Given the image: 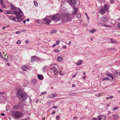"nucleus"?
<instances>
[{
  "instance_id": "29",
  "label": "nucleus",
  "mask_w": 120,
  "mask_h": 120,
  "mask_svg": "<svg viewBox=\"0 0 120 120\" xmlns=\"http://www.w3.org/2000/svg\"><path fill=\"white\" fill-rule=\"evenodd\" d=\"M0 3H1V5L4 7H5L3 4V0H0Z\"/></svg>"
},
{
  "instance_id": "20",
  "label": "nucleus",
  "mask_w": 120,
  "mask_h": 120,
  "mask_svg": "<svg viewBox=\"0 0 120 120\" xmlns=\"http://www.w3.org/2000/svg\"><path fill=\"white\" fill-rule=\"evenodd\" d=\"M110 42L112 43L115 44L116 43V42L112 38L110 39Z\"/></svg>"
},
{
  "instance_id": "52",
  "label": "nucleus",
  "mask_w": 120,
  "mask_h": 120,
  "mask_svg": "<svg viewBox=\"0 0 120 120\" xmlns=\"http://www.w3.org/2000/svg\"><path fill=\"white\" fill-rule=\"evenodd\" d=\"M67 48V47L65 45L63 47V48L64 49H65Z\"/></svg>"
},
{
  "instance_id": "44",
  "label": "nucleus",
  "mask_w": 120,
  "mask_h": 120,
  "mask_svg": "<svg viewBox=\"0 0 120 120\" xmlns=\"http://www.w3.org/2000/svg\"><path fill=\"white\" fill-rule=\"evenodd\" d=\"M109 50H116V49L114 48H111L109 49Z\"/></svg>"
},
{
  "instance_id": "27",
  "label": "nucleus",
  "mask_w": 120,
  "mask_h": 120,
  "mask_svg": "<svg viewBox=\"0 0 120 120\" xmlns=\"http://www.w3.org/2000/svg\"><path fill=\"white\" fill-rule=\"evenodd\" d=\"M104 8L106 11L108 10V5L107 4H105L104 5Z\"/></svg>"
},
{
  "instance_id": "53",
  "label": "nucleus",
  "mask_w": 120,
  "mask_h": 120,
  "mask_svg": "<svg viewBox=\"0 0 120 120\" xmlns=\"http://www.w3.org/2000/svg\"><path fill=\"white\" fill-rule=\"evenodd\" d=\"M118 28H120V23L118 24Z\"/></svg>"
},
{
  "instance_id": "51",
  "label": "nucleus",
  "mask_w": 120,
  "mask_h": 120,
  "mask_svg": "<svg viewBox=\"0 0 120 120\" xmlns=\"http://www.w3.org/2000/svg\"><path fill=\"white\" fill-rule=\"evenodd\" d=\"M20 33V32L19 31H17L16 32V33L17 34H19Z\"/></svg>"
},
{
  "instance_id": "50",
  "label": "nucleus",
  "mask_w": 120,
  "mask_h": 120,
  "mask_svg": "<svg viewBox=\"0 0 120 120\" xmlns=\"http://www.w3.org/2000/svg\"><path fill=\"white\" fill-rule=\"evenodd\" d=\"M56 113V112L55 111H53L52 113L51 114H55Z\"/></svg>"
},
{
  "instance_id": "59",
  "label": "nucleus",
  "mask_w": 120,
  "mask_h": 120,
  "mask_svg": "<svg viewBox=\"0 0 120 120\" xmlns=\"http://www.w3.org/2000/svg\"><path fill=\"white\" fill-rule=\"evenodd\" d=\"M26 22V20H25L23 21V22L25 24Z\"/></svg>"
},
{
  "instance_id": "63",
  "label": "nucleus",
  "mask_w": 120,
  "mask_h": 120,
  "mask_svg": "<svg viewBox=\"0 0 120 120\" xmlns=\"http://www.w3.org/2000/svg\"><path fill=\"white\" fill-rule=\"evenodd\" d=\"M26 43H28V41H26Z\"/></svg>"
},
{
  "instance_id": "10",
  "label": "nucleus",
  "mask_w": 120,
  "mask_h": 120,
  "mask_svg": "<svg viewBox=\"0 0 120 120\" xmlns=\"http://www.w3.org/2000/svg\"><path fill=\"white\" fill-rule=\"evenodd\" d=\"M69 2L71 5H75L76 3V0H69Z\"/></svg>"
},
{
  "instance_id": "42",
  "label": "nucleus",
  "mask_w": 120,
  "mask_h": 120,
  "mask_svg": "<svg viewBox=\"0 0 120 120\" xmlns=\"http://www.w3.org/2000/svg\"><path fill=\"white\" fill-rule=\"evenodd\" d=\"M16 43L18 44H20L21 42L20 40H19L16 42Z\"/></svg>"
},
{
  "instance_id": "31",
  "label": "nucleus",
  "mask_w": 120,
  "mask_h": 120,
  "mask_svg": "<svg viewBox=\"0 0 120 120\" xmlns=\"http://www.w3.org/2000/svg\"><path fill=\"white\" fill-rule=\"evenodd\" d=\"M56 31V30H52L51 32V34H52L53 33H55Z\"/></svg>"
},
{
  "instance_id": "8",
  "label": "nucleus",
  "mask_w": 120,
  "mask_h": 120,
  "mask_svg": "<svg viewBox=\"0 0 120 120\" xmlns=\"http://www.w3.org/2000/svg\"><path fill=\"white\" fill-rule=\"evenodd\" d=\"M98 120H105L106 117L103 115H101L98 116Z\"/></svg>"
},
{
  "instance_id": "32",
  "label": "nucleus",
  "mask_w": 120,
  "mask_h": 120,
  "mask_svg": "<svg viewBox=\"0 0 120 120\" xmlns=\"http://www.w3.org/2000/svg\"><path fill=\"white\" fill-rule=\"evenodd\" d=\"M18 106L17 105H14L13 106V108L15 110H16L18 108Z\"/></svg>"
},
{
  "instance_id": "62",
  "label": "nucleus",
  "mask_w": 120,
  "mask_h": 120,
  "mask_svg": "<svg viewBox=\"0 0 120 120\" xmlns=\"http://www.w3.org/2000/svg\"><path fill=\"white\" fill-rule=\"evenodd\" d=\"M72 86L73 87H75V85L74 84H73L72 85Z\"/></svg>"
},
{
  "instance_id": "15",
  "label": "nucleus",
  "mask_w": 120,
  "mask_h": 120,
  "mask_svg": "<svg viewBox=\"0 0 120 120\" xmlns=\"http://www.w3.org/2000/svg\"><path fill=\"white\" fill-rule=\"evenodd\" d=\"M38 79L40 80H42L43 79V76L41 75H38Z\"/></svg>"
},
{
  "instance_id": "9",
  "label": "nucleus",
  "mask_w": 120,
  "mask_h": 120,
  "mask_svg": "<svg viewBox=\"0 0 120 120\" xmlns=\"http://www.w3.org/2000/svg\"><path fill=\"white\" fill-rule=\"evenodd\" d=\"M73 8L74 9V10L72 12L71 14L73 15H75L77 13L78 11L77 9L76 8L75 6H73Z\"/></svg>"
},
{
  "instance_id": "25",
  "label": "nucleus",
  "mask_w": 120,
  "mask_h": 120,
  "mask_svg": "<svg viewBox=\"0 0 120 120\" xmlns=\"http://www.w3.org/2000/svg\"><path fill=\"white\" fill-rule=\"evenodd\" d=\"M34 5L35 6L37 7L38 6V3L35 0L34 1Z\"/></svg>"
},
{
  "instance_id": "16",
  "label": "nucleus",
  "mask_w": 120,
  "mask_h": 120,
  "mask_svg": "<svg viewBox=\"0 0 120 120\" xmlns=\"http://www.w3.org/2000/svg\"><path fill=\"white\" fill-rule=\"evenodd\" d=\"M58 61L59 62L63 60V57H59L57 58Z\"/></svg>"
},
{
  "instance_id": "37",
  "label": "nucleus",
  "mask_w": 120,
  "mask_h": 120,
  "mask_svg": "<svg viewBox=\"0 0 120 120\" xmlns=\"http://www.w3.org/2000/svg\"><path fill=\"white\" fill-rule=\"evenodd\" d=\"M108 79H109V78L107 77H105L104 79H103L102 80V81H103L105 80H108Z\"/></svg>"
},
{
  "instance_id": "21",
  "label": "nucleus",
  "mask_w": 120,
  "mask_h": 120,
  "mask_svg": "<svg viewBox=\"0 0 120 120\" xmlns=\"http://www.w3.org/2000/svg\"><path fill=\"white\" fill-rule=\"evenodd\" d=\"M69 95L70 96L72 95L73 96H75L76 95V94L75 93H72V92L70 93H69Z\"/></svg>"
},
{
  "instance_id": "40",
  "label": "nucleus",
  "mask_w": 120,
  "mask_h": 120,
  "mask_svg": "<svg viewBox=\"0 0 120 120\" xmlns=\"http://www.w3.org/2000/svg\"><path fill=\"white\" fill-rule=\"evenodd\" d=\"M110 3L111 4H114V1L113 0H111L110 1Z\"/></svg>"
},
{
  "instance_id": "6",
  "label": "nucleus",
  "mask_w": 120,
  "mask_h": 120,
  "mask_svg": "<svg viewBox=\"0 0 120 120\" xmlns=\"http://www.w3.org/2000/svg\"><path fill=\"white\" fill-rule=\"evenodd\" d=\"M50 71L53 73L54 72V74L56 75L58 73V70L57 69L54 67H52L50 68Z\"/></svg>"
},
{
  "instance_id": "13",
  "label": "nucleus",
  "mask_w": 120,
  "mask_h": 120,
  "mask_svg": "<svg viewBox=\"0 0 120 120\" xmlns=\"http://www.w3.org/2000/svg\"><path fill=\"white\" fill-rule=\"evenodd\" d=\"M57 96V94H52L51 95H49L47 97L48 98H53L55 97L56 96Z\"/></svg>"
},
{
  "instance_id": "4",
  "label": "nucleus",
  "mask_w": 120,
  "mask_h": 120,
  "mask_svg": "<svg viewBox=\"0 0 120 120\" xmlns=\"http://www.w3.org/2000/svg\"><path fill=\"white\" fill-rule=\"evenodd\" d=\"M64 15V16L62 18L61 21V22L63 23H65L71 20V17L69 13H65Z\"/></svg>"
},
{
  "instance_id": "58",
  "label": "nucleus",
  "mask_w": 120,
  "mask_h": 120,
  "mask_svg": "<svg viewBox=\"0 0 120 120\" xmlns=\"http://www.w3.org/2000/svg\"><path fill=\"white\" fill-rule=\"evenodd\" d=\"M1 115L2 116H4L5 115V114L4 113H2Z\"/></svg>"
},
{
  "instance_id": "56",
  "label": "nucleus",
  "mask_w": 120,
  "mask_h": 120,
  "mask_svg": "<svg viewBox=\"0 0 120 120\" xmlns=\"http://www.w3.org/2000/svg\"><path fill=\"white\" fill-rule=\"evenodd\" d=\"M39 101H38V100L37 99L36 100L35 102L36 103H37Z\"/></svg>"
},
{
  "instance_id": "7",
  "label": "nucleus",
  "mask_w": 120,
  "mask_h": 120,
  "mask_svg": "<svg viewBox=\"0 0 120 120\" xmlns=\"http://www.w3.org/2000/svg\"><path fill=\"white\" fill-rule=\"evenodd\" d=\"M43 19L44 23L47 24H49L51 21L49 19L46 18H44Z\"/></svg>"
},
{
  "instance_id": "64",
  "label": "nucleus",
  "mask_w": 120,
  "mask_h": 120,
  "mask_svg": "<svg viewBox=\"0 0 120 120\" xmlns=\"http://www.w3.org/2000/svg\"><path fill=\"white\" fill-rule=\"evenodd\" d=\"M0 11L1 12H2L3 11L0 8Z\"/></svg>"
},
{
  "instance_id": "43",
  "label": "nucleus",
  "mask_w": 120,
  "mask_h": 120,
  "mask_svg": "<svg viewBox=\"0 0 120 120\" xmlns=\"http://www.w3.org/2000/svg\"><path fill=\"white\" fill-rule=\"evenodd\" d=\"M95 96H97L98 97H99L100 96V94H95Z\"/></svg>"
},
{
  "instance_id": "48",
  "label": "nucleus",
  "mask_w": 120,
  "mask_h": 120,
  "mask_svg": "<svg viewBox=\"0 0 120 120\" xmlns=\"http://www.w3.org/2000/svg\"><path fill=\"white\" fill-rule=\"evenodd\" d=\"M0 56L2 58H3L4 57L3 56L0 52Z\"/></svg>"
},
{
  "instance_id": "18",
  "label": "nucleus",
  "mask_w": 120,
  "mask_h": 120,
  "mask_svg": "<svg viewBox=\"0 0 120 120\" xmlns=\"http://www.w3.org/2000/svg\"><path fill=\"white\" fill-rule=\"evenodd\" d=\"M107 75L108 76L110 77L112 80L113 79V76L110 73H107Z\"/></svg>"
},
{
  "instance_id": "41",
  "label": "nucleus",
  "mask_w": 120,
  "mask_h": 120,
  "mask_svg": "<svg viewBox=\"0 0 120 120\" xmlns=\"http://www.w3.org/2000/svg\"><path fill=\"white\" fill-rule=\"evenodd\" d=\"M104 26L105 27H111V26L110 25H106L105 24L104 25Z\"/></svg>"
},
{
  "instance_id": "19",
  "label": "nucleus",
  "mask_w": 120,
  "mask_h": 120,
  "mask_svg": "<svg viewBox=\"0 0 120 120\" xmlns=\"http://www.w3.org/2000/svg\"><path fill=\"white\" fill-rule=\"evenodd\" d=\"M96 31V30L93 29L92 30L90 29L89 30V32L90 33H94Z\"/></svg>"
},
{
  "instance_id": "11",
  "label": "nucleus",
  "mask_w": 120,
  "mask_h": 120,
  "mask_svg": "<svg viewBox=\"0 0 120 120\" xmlns=\"http://www.w3.org/2000/svg\"><path fill=\"white\" fill-rule=\"evenodd\" d=\"M101 20L104 22H107L109 20L108 18L105 16H103L101 19Z\"/></svg>"
},
{
  "instance_id": "14",
  "label": "nucleus",
  "mask_w": 120,
  "mask_h": 120,
  "mask_svg": "<svg viewBox=\"0 0 120 120\" xmlns=\"http://www.w3.org/2000/svg\"><path fill=\"white\" fill-rule=\"evenodd\" d=\"M100 13L102 14H104L105 13V11L103 8H101L100 10L99 11Z\"/></svg>"
},
{
  "instance_id": "38",
  "label": "nucleus",
  "mask_w": 120,
  "mask_h": 120,
  "mask_svg": "<svg viewBox=\"0 0 120 120\" xmlns=\"http://www.w3.org/2000/svg\"><path fill=\"white\" fill-rule=\"evenodd\" d=\"M6 13L8 14H11L12 13L11 11H7L6 12Z\"/></svg>"
},
{
  "instance_id": "17",
  "label": "nucleus",
  "mask_w": 120,
  "mask_h": 120,
  "mask_svg": "<svg viewBox=\"0 0 120 120\" xmlns=\"http://www.w3.org/2000/svg\"><path fill=\"white\" fill-rule=\"evenodd\" d=\"M82 60H80L76 63V65H79L82 63Z\"/></svg>"
},
{
  "instance_id": "22",
  "label": "nucleus",
  "mask_w": 120,
  "mask_h": 120,
  "mask_svg": "<svg viewBox=\"0 0 120 120\" xmlns=\"http://www.w3.org/2000/svg\"><path fill=\"white\" fill-rule=\"evenodd\" d=\"M113 116L115 119H116L119 116L118 114H117L113 115Z\"/></svg>"
},
{
  "instance_id": "47",
  "label": "nucleus",
  "mask_w": 120,
  "mask_h": 120,
  "mask_svg": "<svg viewBox=\"0 0 120 120\" xmlns=\"http://www.w3.org/2000/svg\"><path fill=\"white\" fill-rule=\"evenodd\" d=\"M59 50L58 49H56L55 50V52H59Z\"/></svg>"
},
{
  "instance_id": "61",
  "label": "nucleus",
  "mask_w": 120,
  "mask_h": 120,
  "mask_svg": "<svg viewBox=\"0 0 120 120\" xmlns=\"http://www.w3.org/2000/svg\"><path fill=\"white\" fill-rule=\"evenodd\" d=\"M26 20V21H27V22H28L29 21V19H27Z\"/></svg>"
},
{
  "instance_id": "23",
  "label": "nucleus",
  "mask_w": 120,
  "mask_h": 120,
  "mask_svg": "<svg viewBox=\"0 0 120 120\" xmlns=\"http://www.w3.org/2000/svg\"><path fill=\"white\" fill-rule=\"evenodd\" d=\"M32 82L34 84H35L36 83V80L35 79H34L32 81Z\"/></svg>"
},
{
  "instance_id": "2",
  "label": "nucleus",
  "mask_w": 120,
  "mask_h": 120,
  "mask_svg": "<svg viewBox=\"0 0 120 120\" xmlns=\"http://www.w3.org/2000/svg\"><path fill=\"white\" fill-rule=\"evenodd\" d=\"M16 96L22 101H24L27 98V96L26 94L23 92L22 90L19 89L17 90Z\"/></svg>"
},
{
  "instance_id": "35",
  "label": "nucleus",
  "mask_w": 120,
  "mask_h": 120,
  "mask_svg": "<svg viewBox=\"0 0 120 120\" xmlns=\"http://www.w3.org/2000/svg\"><path fill=\"white\" fill-rule=\"evenodd\" d=\"M11 8L13 10H14L15 9V7L12 4L11 5Z\"/></svg>"
},
{
  "instance_id": "28",
  "label": "nucleus",
  "mask_w": 120,
  "mask_h": 120,
  "mask_svg": "<svg viewBox=\"0 0 120 120\" xmlns=\"http://www.w3.org/2000/svg\"><path fill=\"white\" fill-rule=\"evenodd\" d=\"M5 94V95L6 96V94H5L4 92H0V96H1V95H2L3 97V95Z\"/></svg>"
},
{
  "instance_id": "3",
  "label": "nucleus",
  "mask_w": 120,
  "mask_h": 120,
  "mask_svg": "<svg viewBox=\"0 0 120 120\" xmlns=\"http://www.w3.org/2000/svg\"><path fill=\"white\" fill-rule=\"evenodd\" d=\"M11 116L15 119H20L23 116V113L19 111H14L12 112Z\"/></svg>"
},
{
  "instance_id": "49",
  "label": "nucleus",
  "mask_w": 120,
  "mask_h": 120,
  "mask_svg": "<svg viewBox=\"0 0 120 120\" xmlns=\"http://www.w3.org/2000/svg\"><path fill=\"white\" fill-rule=\"evenodd\" d=\"M85 15H86V17H87V18H88V19H89V18L88 17V15H87V13H85ZM87 19H88V18H87Z\"/></svg>"
},
{
  "instance_id": "60",
  "label": "nucleus",
  "mask_w": 120,
  "mask_h": 120,
  "mask_svg": "<svg viewBox=\"0 0 120 120\" xmlns=\"http://www.w3.org/2000/svg\"><path fill=\"white\" fill-rule=\"evenodd\" d=\"M53 108L56 109L57 108V107L56 106H54L53 107Z\"/></svg>"
},
{
  "instance_id": "39",
  "label": "nucleus",
  "mask_w": 120,
  "mask_h": 120,
  "mask_svg": "<svg viewBox=\"0 0 120 120\" xmlns=\"http://www.w3.org/2000/svg\"><path fill=\"white\" fill-rule=\"evenodd\" d=\"M36 22L37 23H40L41 22L40 21L39 19H37L36 20Z\"/></svg>"
},
{
  "instance_id": "46",
  "label": "nucleus",
  "mask_w": 120,
  "mask_h": 120,
  "mask_svg": "<svg viewBox=\"0 0 120 120\" xmlns=\"http://www.w3.org/2000/svg\"><path fill=\"white\" fill-rule=\"evenodd\" d=\"M56 118L57 120L59 119L60 118V116L58 115L57 116H56Z\"/></svg>"
},
{
  "instance_id": "45",
  "label": "nucleus",
  "mask_w": 120,
  "mask_h": 120,
  "mask_svg": "<svg viewBox=\"0 0 120 120\" xmlns=\"http://www.w3.org/2000/svg\"><path fill=\"white\" fill-rule=\"evenodd\" d=\"M60 43V41H56V44H57V45H58Z\"/></svg>"
},
{
  "instance_id": "55",
  "label": "nucleus",
  "mask_w": 120,
  "mask_h": 120,
  "mask_svg": "<svg viewBox=\"0 0 120 120\" xmlns=\"http://www.w3.org/2000/svg\"><path fill=\"white\" fill-rule=\"evenodd\" d=\"M74 118L75 119H77L78 118V117L77 116H74Z\"/></svg>"
},
{
  "instance_id": "34",
  "label": "nucleus",
  "mask_w": 120,
  "mask_h": 120,
  "mask_svg": "<svg viewBox=\"0 0 120 120\" xmlns=\"http://www.w3.org/2000/svg\"><path fill=\"white\" fill-rule=\"evenodd\" d=\"M81 16V15L80 14L78 13L77 15V17L78 18H80Z\"/></svg>"
},
{
  "instance_id": "12",
  "label": "nucleus",
  "mask_w": 120,
  "mask_h": 120,
  "mask_svg": "<svg viewBox=\"0 0 120 120\" xmlns=\"http://www.w3.org/2000/svg\"><path fill=\"white\" fill-rule=\"evenodd\" d=\"M29 67L26 65H24L22 66V69L24 71L27 70L28 68Z\"/></svg>"
},
{
  "instance_id": "24",
  "label": "nucleus",
  "mask_w": 120,
  "mask_h": 120,
  "mask_svg": "<svg viewBox=\"0 0 120 120\" xmlns=\"http://www.w3.org/2000/svg\"><path fill=\"white\" fill-rule=\"evenodd\" d=\"M114 75L116 77H117L118 76V73L117 71H115L114 72Z\"/></svg>"
},
{
  "instance_id": "1",
  "label": "nucleus",
  "mask_w": 120,
  "mask_h": 120,
  "mask_svg": "<svg viewBox=\"0 0 120 120\" xmlns=\"http://www.w3.org/2000/svg\"><path fill=\"white\" fill-rule=\"evenodd\" d=\"M14 14L16 16H8L9 18L11 19L15 22H21L22 21V20L21 17L22 16L23 13L19 8H18L15 9V11L14 12Z\"/></svg>"
},
{
  "instance_id": "33",
  "label": "nucleus",
  "mask_w": 120,
  "mask_h": 120,
  "mask_svg": "<svg viewBox=\"0 0 120 120\" xmlns=\"http://www.w3.org/2000/svg\"><path fill=\"white\" fill-rule=\"evenodd\" d=\"M113 97V96H111L110 97H109V96L108 95V97L106 98L107 99H109L112 98Z\"/></svg>"
},
{
  "instance_id": "57",
  "label": "nucleus",
  "mask_w": 120,
  "mask_h": 120,
  "mask_svg": "<svg viewBox=\"0 0 120 120\" xmlns=\"http://www.w3.org/2000/svg\"><path fill=\"white\" fill-rule=\"evenodd\" d=\"M91 120H97L95 118H93Z\"/></svg>"
},
{
  "instance_id": "26",
  "label": "nucleus",
  "mask_w": 120,
  "mask_h": 120,
  "mask_svg": "<svg viewBox=\"0 0 120 120\" xmlns=\"http://www.w3.org/2000/svg\"><path fill=\"white\" fill-rule=\"evenodd\" d=\"M36 59V57L34 56H33L32 57L31 61H34Z\"/></svg>"
},
{
  "instance_id": "30",
  "label": "nucleus",
  "mask_w": 120,
  "mask_h": 120,
  "mask_svg": "<svg viewBox=\"0 0 120 120\" xmlns=\"http://www.w3.org/2000/svg\"><path fill=\"white\" fill-rule=\"evenodd\" d=\"M119 108V106H117L116 107H114L113 109H112V110L113 111H114L118 109Z\"/></svg>"
},
{
  "instance_id": "5",
  "label": "nucleus",
  "mask_w": 120,
  "mask_h": 120,
  "mask_svg": "<svg viewBox=\"0 0 120 120\" xmlns=\"http://www.w3.org/2000/svg\"><path fill=\"white\" fill-rule=\"evenodd\" d=\"M49 17L50 19L52 20L56 21H58L61 19V17L58 14H57L53 16H49Z\"/></svg>"
},
{
  "instance_id": "36",
  "label": "nucleus",
  "mask_w": 120,
  "mask_h": 120,
  "mask_svg": "<svg viewBox=\"0 0 120 120\" xmlns=\"http://www.w3.org/2000/svg\"><path fill=\"white\" fill-rule=\"evenodd\" d=\"M46 94V92H44L41 93V95H43L44 94Z\"/></svg>"
},
{
  "instance_id": "54",
  "label": "nucleus",
  "mask_w": 120,
  "mask_h": 120,
  "mask_svg": "<svg viewBox=\"0 0 120 120\" xmlns=\"http://www.w3.org/2000/svg\"><path fill=\"white\" fill-rule=\"evenodd\" d=\"M77 75V73H76L75 74L73 75L72 76V78H74L75 76Z\"/></svg>"
}]
</instances>
